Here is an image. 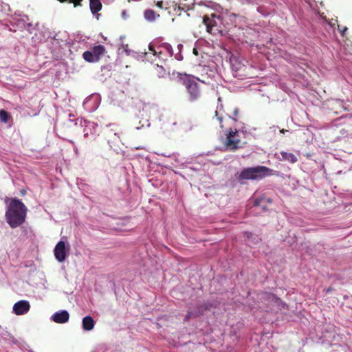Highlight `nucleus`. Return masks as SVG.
<instances>
[{"label":"nucleus","mask_w":352,"mask_h":352,"mask_svg":"<svg viewBox=\"0 0 352 352\" xmlns=\"http://www.w3.org/2000/svg\"><path fill=\"white\" fill-rule=\"evenodd\" d=\"M28 208L19 199H12L6 212V219L12 228L21 226L25 221Z\"/></svg>","instance_id":"1"},{"label":"nucleus","mask_w":352,"mask_h":352,"mask_svg":"<svg viewBox=\"0 0 352 352\" xmlns=\"http://www.w3.org/2000/svg\"><path fill=\"white\" fill-rule=\"evenodd\" d=\"M149 52H146L147 59L155 62L158 58L160 61H165L173 56V49L168 43H162L158 45L150 43L148 45Z\"/></svg>","instance_id":"2"},{"label":"nucleus","mask_w":352,"mask_h":352,"mask_svg":"<svg viewBox=\"0 0 352 352\" xmlns=\"http://www.w3.org/2000/svg\"><path fill=\"white\" fill-rule=\"evenodd\" d=\"M274 170L263 166L244 168L239 176V180H261L265 177L273 175Z\"/></svg>","instance_id":"3"},{"label":"nucleus","mask_w":352,"mask_h":352,"mask_svg":"<svg viewBox=\"0 0 352 352\" xmlns=\"http://www.w3.org/2000/svg\"><path fill=\"white\" fill-rule=\"evenodd\" d=\"M182 85L185 87L188 96V100L190 102L197 100L201 98L202 93L201 84L198 82L197 78L186 76L181 78Z\"/></svg>","instance_id":"4"},{"label":"nucleus","mask_w":352,"mask_h":352,"mask_svg":"<svg viewBox=\"0 0 352 352\" xmlns=\"http://www.w3.org/2000/svg\"><path fill=\"white\" fill-rule=\"evenodd\" d=\"M243 144L239 130L229 128L226 131V140L223 142V146L227 150L234 151L242 147Z\"/></svg>","instance_id":"5"},{"label":"nucleus","mask_w":352,"mask_h":352,"mask_svg":"<svg viewBox=\"0 0 352 352\" xmlns=\"http://www.w3.org/2000/svg\"><path fill=\"white\" fill-rule=\"evenodd\" d=\"M106 53L104 46L98 45L94 46L91 50L85 51L82 54V57L88 63H96L99 61L102 56Z\"/></svg>","instance_id":"6"},{"label":"nucleus","mask_w":352,"mask_h":352,"mask_svg":"<svg viewBox=\"0 0 352 352\" xmlns=\"http://www.w3.org/2000/svg\"><path fill=\"white\" fill-rule=\"evenodd\" d=\"M217 19L220 21V16H217L215 14H212L211 17L208 16H204V23L206 26L207 31L210 34H217L221 32V30L219 29Z\"/></svg>","instance_id":"7"},{"label":"nucleus","mask_w":352,"mask_h":352,"mask_svg":"<svg viewBox=\"0 0 352 352\" xmlns=\"http://www.w3.org/2000/svg\"><path fill=\"white\" fill-rule=\"evenodd\" d=\"M54 254L56 259L58 262H64L67 256V250L65 247V243L63 241H60L56 245Z\"/></svg>","instance_id":"8"},{"label":"nucleus","mask_w":352,"mask_h":352,"mask_svg":"<svg viewBox=\"0 0 352 352\" xmlns=\"http://www.w3.org/2000/svg\"><path fill=\"white\" fill-rule=\"evenodd\" d=\"M30 309V302L25 300L16 302L13 306V311L16 315H23L28 313Z\"/></svg>","instance_id":"9"},{"label":"nucleus","mask_w":352,"mask_h":352,"mask_svg":"<svg viewBox=\"0 0 352 352\" xmlns=\"http://www.w3.org/2000/svg\"><path fill=\"white\" fill-rule=\"evenodd\" d=\"M152 64L153 65L151 69V72L153 76L162 78L167 76V72L162 64H159L158 63H154L153 61Z\"/></svg>","instance_id":"10"},{"label":"nucleus","mask_w":352,"mask_h":352,"mask_svg":"<svg viewBox=\"0 0 352 352\" xmlns=\"http://www.w3.org/2000/svg\"><path fill=\"white\" fill-rule=\"evenodd\" d=\"M243 34L245 38L243 39L242 41L250 45H253V42L257 37V33L251 28H247L245 30V32H243Z\"/></svg>","instance_id":"11"},{"label":"nucleus","mask_w":352,"mask_h":352,"mask_svg":"<svg viewBox=\"0 0 352 352\" xmlns=\"http://www.w3.org/2000/svg\"><path fill=\"white\" fill-rule=\"evenodd\" d=\"M69 315L67 311L56 312L52 316V320L56 323H65L69 320Z\"/></svg>","instance_id":"12"},{"label":"nucleus","mask_w":352,"mask_h":352,"mask_svg":"<svg viewBox=\"0 0 352 352\" xmlns=\"http://www.w3.org/2000/svg\"><path fill=\"white\" fill-rule=\"evenodd\" d=\"M232 68L236 73V76H242L245 75L246 66L243 64H241L237 60H232Z\"/></svg>","instance_id":"13"},{"label":"nucleus","mask_w":352,"mask_h":352,"mask_svg":"<svg viewBox=\"0 0 352 352\" xmlns=\"http://www.w3.org/2000/svg\"><path fill=\"white\" fill-rule=\"evenodd\" d=\"M82 328L85 331H91L94 329L95 322L91 316H85L82 319Z\"/></svg>","instance_id":"14"},{"label":"nucleus","mask_w":352,"mask_h":352,"mask_svg":"<svg viewBox=\"0 0 352 352\" xmlns=\"http://www.w3.org/2000/svg\"><path fill=\"white\" fill-rule=\"evenodd\" d=\"M102 7L100 0H89V8L91 13L95 14L101 10Z\"/></svg>","instance_id":"15"},{"label":"nucleus","mask_w":352,"mask_h":352,"mask_svg":"<svg viewBox=\"0 0 352 352\" xmlns=\"http://www.w3.org/2000/svg\"><path fill=\"white\" fill-rule=\"evenodd\" d=\"M222 108H223V107H222V105H221L220 109H217L214 111V116H212V120H216L217 121V122L219 124V126L221 129H223L224 126L223 124V116L222 113H221Z\"/></svg>","instance_id":"16"},{"label":"nucleus","mask_w":352,"mask_h":352,"mask_svg":"<svg viewBox=\"0 0 352 352\" xmlns=\"http://www.w3.org/2000/svg\"><path fill=\"white\" fill-rule=\"evenodd\" d=\"M144 18L148 21H154L160 14H156L153 10H146L144 13Z\"/></svg>","instance_id":"17"},{"label":"nucleus","mask_w":352,"mask_h":352,"mask_svg":"<svg viewBox=\"0 0 352 352\" xmlns=\"http://www.w3.org/2000/svg\"><path fill=\"white\" fill-rule=\"evenodd\" d=\"M10 114L4 109L0 110V121L3 123H8L10 119Z\"/></svg>","instance_id":"18"},{"label":"nucleus","mask_w":352,"mask_h":352,"mask_svg":"<svg viewBox=\"0 0 352 352\" xmlns=\"http://www.w3.org/2000/svg\"><path fill=\"white\" fill-rule=\"evenodd\" d=\"M283 160H287L290 163H294L297 161V158L295 155H282Z\"/></svg>","instance_id":"19"},{"label":"nucleus","mask_w":352,"mask_h":352,"mask_svg":"<svg viewBox=\"0 0 352 352\" xmlns=\"http://www.w3.org/2000/svg\"><path fill=\"white\" fill-rule=\"evenodd\" d=\"M239 114V109L238 108H234V111H233V116L232 117L231 116L228 115V113H226V115L228 116L229 118H232V120L235 122L237 121V119L236 118V117L238 116Z\"/></svg>","instance_id":"20"},{"label":"nucleus","mask_w":352,"mask_h":352,"mask_svg":"<svg viewBox=\"0 0 352 352\" xmlns=\"http://www.w3.org/2000/svg\"><path fill=\"white\" fill-rule=\"evenodd\" d=\"M229 17L230 18V19H232V18L234 19V23H237V20H242L243 19V17L242 16H240L236 14H234V13H232L231 14L229 15Z\"/></svg>","instance_id":"21"},{"label":"nucleus","mask_w":352,"mask_h":352,"mask_svg":"<svg viewBox=\"0 0 352 352\" xmlns=\"http://www.w3.org/2000/svg\"><path fill=\"white\" fill-rule=\"evenodd\" d=\"M199 316V314H194L192 311H188L186 317L185 321H188L191 317H197Z\"/></svg>","instance_id":"22"},{"label":"nucleus","mask_w":352,"mask_h":352,"mask_svg":"<svg viewBox=\"0 0 352 352\" xmlns=\"http://www.w3.org/2000/svg\"><path fill=\"white\" fill-rule=\"evenodd\" d=\"M83 0H70V3H73L74 7H77V6H81V2Z\"/></svg>","instance_id":"23"},{"label":"nucleus","mask_w":352,"mask_h":352,"mask_svg":"<svg viewBox=\"0 0 352 352\" xmlns=\"http://www.w3.org/2000/svg\"><path fill=\"white\" fill-rule=\"evenodd\" d=\"M263 198L260 199H256L254 201V206H261V202L263 201Z\"/></svg>","instance_id":"24"},{"label":"nucleus","mask_w":352,"mask_h":352,"mask_svg":"<svg viewBox=\"0 0 352 352\" xmlns=\"http://www.w3.org/2000/svg\"><path fill=\"white\" fill-rule=\"evenodd\" d=\"M155 5L157 8H160V9H163L164 8V3L162 1H158L155 3Z\"/></svg>","instance_id":"25"},{"label":"nucleus","mask_w":352,"mask_h":352,"mask_svg":"<svg viewBox=\"0 0 352 352\" xmlns=\"http://www.w3.org/2000/svg\"><path fill=\"white\" fill-rule=\"evenodd\" d=\"M348 30L346 27H344L342 30H340L342 36H344L345 32Z\"/></svg>","instance_id":"26"},{"label":"nucleus","mask_w":352,"mask_h":352,"mask_svg":"<svg viewBox=\"0 0 352 352\" xmlns=\"http://www.w3.org/2000/svg\"><path fill=\"white\" fill-rule=\"evenodd\" d=\"M192 52H193V54H194L195 55H196V56H197V55H198V54H199V53H198V50H197V48H195H195H193V51H192Z\"/></svg>","instance_id":"27"},{"label":"nucleus","mask_w":352,"mask_h":352,"mask_svg":"<svg viewBox=\"0 0 352 352\" xmlns=\"http://www.w3.org/2000/svg\"><path fill=\"white\" fill-rule=\"evenodd\" d=\"M269 296L272 298H275V296L273 294H269Z\"/></svg>","instance_id":"28"},{"label":"nucleus","mask_w":352,"mask_h":352,"mask_svg":"<svg viewBox=\"0 0 352 352\" xmlns=\"http://www.w3.org/2000/svg\"><path fill=\"white\" fill-rule=\"evenodd\" d=\"M175 58H176L177 60H181V58H180V56H175Z\"/></svg>","instance_id":"29"},{"label":"nucleus","mask_w":352,"mask_h":352,"mask_svg":"<svg viewBox=\"0 0 352 352\" xmlns=\"http://www.w3.org/2000/svg\"><path fill=\"white\" fill-rule=\"evenodd\" d=\"M285 131H286V130H285V129H282V130L280 131V132H281V133H285Z\"/></svg>","instance_id":"30"},{"label":"nucleus","mask_w":352,"mask_h":352,"mask_svg":"<svg viewBox=\"0 0 352 352\" xmlns=\"http://www.w3.org/2000/svg\"><path fill=\"white\" fill-rule=\"evenodd\" d=\"M281 154L285 155V154H287V153H285V152H282Z\"/></svg>","instance_id":"31"}]
</instances>
